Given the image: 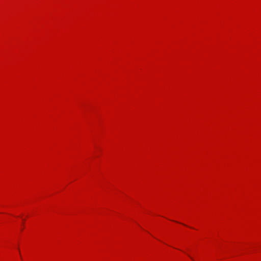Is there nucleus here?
<instances>
[{
  "instance_id": "nucleus-1",
  "label": "nucleus",
  "mask_w": 261,
  "mask_h": 261,
  "mask_svg": "<svg viewBox=\"0 0 261 261\" xmlns=\"http://www.w3.org/2000/svg\"><path fill=\"white\" fill-rule=\"evenodd\" d=\"M189 257H190V258H191V259H193L192 257H191V256H189Z\"/></svg>"
},
{
  "instance_id": "nucleus-2",
  "label": "nucleus",
  "mask_w": 261,
  "mask_h": 261,
  "mask_svg": "<svg viewBox=\"0 0 261 261\" xmlns=\"http://www.w3.org/2000/svg\"><path fill=\"white\" fill-rule=\"evenodd\" d=\"M189 257H190V258H191V259H193L192 257H191V256H189Z\"/></svg>"
},
{
  "instance_id": "nucleus-3",
  "label": "nucleus",
  "mask_w": 261,
  "mask_h": 261,
  "mask_svg": "<svg viewBox=\"0 0 261 261\" xmlns=\"http://www.w3.org/2000/svg\"><path fill=\"white\" fill-rule=\"evenodd\" d=\"M189 257H190V258H191V259H193L192 257H191V256H189Z\"/></svg>"
}]
</instances>
